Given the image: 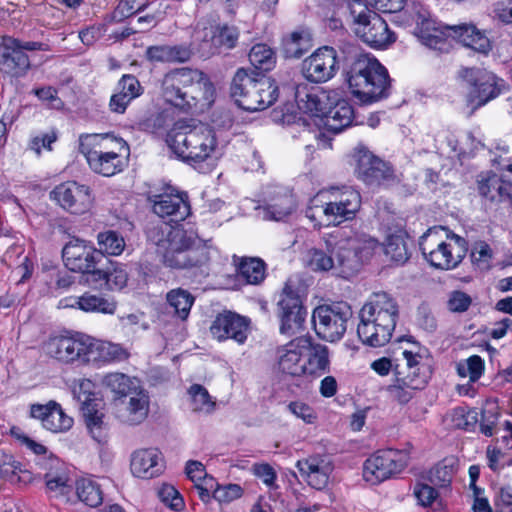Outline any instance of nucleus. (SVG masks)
I'll return each mask as SVG.
<instances>
[{
	"label": "nucleus",
	"mask_w": 512,
	"mask_h": 512,
	"mask_svg": "<svg viewBox=\"0 0 512 512\" xmlns=\"http://www.w3.org/2000/svg\"><path fill=\"white\" fill-rule=\"evenodd\" d=\"M309 346L308 339H295L278 349V369L290 377L306 375V360L304 354Z\"/></svg>",
	"instance_id": "nucleus-28"
},
{
	"label": "nucleus",
	"mask_w": 512,
	"mask_h": 512,
	"mask_svg": "<svg viewBox=\"0 0 512 512\" xmlns=\"http://www.w3.org/2000/svg\"><path fill=\"white\" fill-rule=\"evenodd\" d=\"M323 196L325 202L316 209H311L308 217L315 219L316 213H322L327 225H339L353 220L361 208V195L351 186L332 187Z\"/></svg>",
	"instance_id": "nucleus-12"
},
{
	"label": "nucleus",
	"mask_w": 512,
	"mask_h": 512,
	"mask_svg": "<svg viewBox=\"0 0 512 512\" xmlns=\"http://www.w3.org/2000/svg\"><path fill=\"white\" fill-rule=\"evenodd\" d=\"M325 244L329 255L319 249L307 253V265L313 271H329L336 265L348 271L356 270L378 247L375 238L353 229H337L327 234Z\"/></svg>",
	"instance_id": "nucleus-1"
},
{
	"label": "nucleus",
	"mask_w": 512,
	"mask_h": 512,
	"mask_svg": "<svg viewBox=\"0 0 512 512\" xmlns=\"http://www.w3.org/2000/svg\"><path fill=\"white\" fill-rule=\"evenodd\" d=\"M41 348L45 356L62 364L89 363L92 338L83 333L65 331L50 335Z\"/></svg>",
	"instance_id": "nucleus-11"
},
{
	"label": "nucleus",
	"mask_w": 512,
	"mask_h": 512,
	"mask_svg": "<svg viewBox=\"0 0 512 512\" xmlns=\"http://www.w3.org/2000/svg\"><path fill=\"white\" fill-rule=\"evenodd\" d=\"M336 51L332 47L324 46L303 60L302 74L310 82L323 83L336 74Z\"/></svg>",
	"instance_id": "nucleus-19"
},
{
	"label": "nucleus",
	"mask_w": 512,
	"mask_h": 512,
	"mask_svg": "<svg viewBox=\"0 0 512 512\" xmlns=\"http://www.w3.org/2000/svg\"><path fill=\"white\" fill-rule=\"evenodd\" d=\"M414 20L416 23L415 35L423 45L439 51L446 50L447 40L451 38L449 28L452 26L438 24L431 19L427 11H418Z\"/></svg>",
	"instance_id": "nucleus-27"
},
{
	"label": "nucleus",
	"mask_w": 512,
	"mask_h": 512,
	"mask_svg": "<svg viewBox=\"0 0 512 512\" xmlns=\"http://www.w3.org/2000/svg\"><path fill=\"white\" fill-rule=\"evenodd\" d=\"M422 356L410 350L401 351L395 358V371L399 381L414 388H423L427 383V376L422 372Z\"/></svg>",
	"instance_id": "nucleus-29"
},
{
	"label": "nucleus",
	"mask_w": 512,
	"mask_h": 512,
	"mask_svg": "<svg viewBox=\"0 0 512 512\" xmlns=\"http://www.w3.org/2000/svg\"><path fill=\"white\" fill-rule=\"evenodd\" d=\"M351 93L363 104L387 97L390 81L386 68L369 54L356 55L346 72Z\"/></svg>",
	"instance_id": "nucleus-5"
},
{
	"label": "nucleus",
	"mask_w": 512,
	"mask_h": 512,
	"mask_svg": "<svg viewBox=\"0 0 512 512\" xmlns=\"http://www.w3.org/2000/svg\"><path fill=\"white\" fill-rule=\"evenodd\" d=\"M457 466L458 463L454 457L444 458L430 470V482L442 488L448 487L457 471Z\"/></svg>",
	"instance_id": "nucleus-44"
},
{
	"label": "nucleus",
	"mask_w": 512,
	"mask_h": 512,
	"mask_svg": "<svg viewBox=\"0 0 512 512\" xmlns=\"http://www.w3.org/2000/svg\"><path fill=\"white\" fill-rule=\"evenodd\" d=\"M304 358L306 360V375H321L329 369V350L323 344H312L309 341Z\"/></svg>",
	"instance_id": "nucleus-39"
},
{
	"label": "nucleus",
	"mask_w": 512,
	"mask_h": 512,
	"mask_svg": "<svg viewBox=\"0 0 512 512\" xmlns=\"http://www.w3.org/2000/svg\"><path fill=\"white\" fill-rule=\"evenodd\" d=\"M103 418L102 412H94L92 416L85 418L86 426L97 442H102L106 437V425Z\"/></svg>",
	"instance_id": "nucleus-55"
},
{
	"label": "nucleus",
	"mask_w": 512,
	"mask_h": 512,
	"mask_svg": "<svg viewBox=\"0 0 512 512\" xmlns=\"http://www.w3.org/2000/svg\"><path fill=\"white\" fill-rule=\"evenodd\" d=\"M283 45L289 57L299 58L311 47V35L305 29L295 30L284 38Z\"/></svg>",
	"instance_id": "nucleus-45"
},
{
	"label": "nucleus",
	"mask_w": 512,
	"mask_h": 512,
	"mask_svg": "<svg viewBox=\"0 0 512 512\" xmlns=\"http://www.w3.org/2000/svg\"><path fill=\"white\" fill-rule=\"evenodd\" d=\"M155 214L161 218L172 217L171 221H183L190 213V206L181 194L164 193L149 197Z\"/></svg>",
	"instance_id": "nucleus-31"
},
{
	"label": "nucleus",
	"mask_w": 512,
	"mask_h": 512,
	"mask_svg": "<svg viewBox=\"0 0 512 512\" xmlns=\"http://www.w3.org/2000/svg\"><path fill=\"white\" fill-rule=\"evenodd\" d=\"M97 252L101 254V260L104 256H119L123 253L126 242L121 234L114 230L99 232L96 237Z\"/></svg>",
	"instance_id": "nucleus-40"
},
{
	"label": "nucleus",
	"mask_w": 512,
	"mask_h": 512,
	"mask_svg": "<svg viewBox=\"0 0 512 512\" xmlns=\"http://www.w3.org/2000/svg\"><path fill=\"white\" fill-rule=\"evenodd\" d=\"M396 376V383L389 387V392L400 403H407L412 398L413 391L417 390L418 388L404 385L401 381H399V376Z\"/></svg>",
	"instance_id": "nucleus-62"
},
{
	"label": "nucleus",
	"mask_w": 512,
	"mask_h": 512,
	"mask_svg": "<svg viewBox=\"0 0 512 512\" xmlns=\"http://www.w3.org/2000/svg\"><path fill=\"white\" fill-rule=\"evenodd\" d=\"M333 104V106L329 105L323 117L325 118V125L328 130L339 133L351 125L354 111L353 107L346 100H335Z\"/></svg>",
	"instance_id": "nucleus-37"
},
{
	"label": "nucleus",
	"mask_w": 512,
	"mask_h": 512,
	"mask_svg": "<svg viewBox=\"0 0 512 512\" xmlns=\"http://www.w3.org/2000/svg\"><path fill=\"white\" fill-rule=\"evenodd\" d=\"M492 258V250L485 242H476L471 250L472 262L477 264L480 268H487L489 261Z\"/></svg>",
	"instance_id": "nucleus-56"
},
{
	"label": "nucleus",
	"mask_w": 512,
	"mask_h": 512,
	"mask_svg": "<svg viewBox=\"0 0 512 512\" xmlns=\"http://www.w3.org/2000/svg\"><path fill=\"white\" fill-rule=\"evenodd\" d=\"M188 395L193 412L211 414L215 410L216 402L204 386L200 384L191 385L188 389Z\"/></svg>",
	"instance_id": "nucleus-47"
},
{
	"label": "nucleus",
	"mask_w": 512,
	"mask_h": 512,
	"mask_svg": "<svg viewBox=\"0 0 512 512\" xmlns=\"http://www.w3.org/2000/svg\"><path fill=\"white\" fill-rule=\"evenodd\" d=\"M288 409L293 415L308 424L314 423L317 418L315 411L309 405L300 401L291 402Z\"/></svg>",
	"instance_id": "nucleus-60"
},
{
	"label": "nucleus",
	"mask_w": 512,
	"mask_h": 512,
	"mask_svg": "<svg viewBox=\"0 0 512 512\" xmlns=\"http://www.w3.org/2000/svg\"><path fill=\"white\" fill-rule=\"evenodd\" d=\"M214 86L209 77L198 69L176 68L162 79L164 100L184 112L204 110L214 101Z\"/></svg>",
	"instance_id": "nucleus-3"
},
{
	"label": "nucleus",
	"mask_w": 512,
	"mask_h": 512,
	"mask_svg": "<svg viewBox=\"0 0 512 512\" xmlns=\"http://www.w3.org/2000/svg\"><path fill=\"white\" fill-rule=\"evenodd\" d=\"M352 315V309L346 302L317 306L312 313L315 333L325 341H339L344 336Z\"/></svg>",
	"instance_id": "nucleus-13"
},
{
	"label": "nucleus",
	"mask_w": 512,
	"mask_h": 512,
	"mask_svg": "<svg viewBox=\"0 0 512 512\" xmlns=\"http://www.w3.org/2000/svg\"><path fill=\"white\" fill-rule=\"evenodd\" d=\"M460 377H468L471 382H476L484 371V361L478 355H472L469 358L460 361L456 366Z\"/></svg>",
	"instance_id": "nucleus-49"
},
{
	"label": "nucleus",
	"mask_w": 512,
	"mask_h": 512,
	"mask_svg": "<svg viewBox=\"0 0 512 512\" xmlns=\"http://www.w3.org/2000/svg\"><path fill=\"white\" fill-rule=\"evenodd\" d=\"M367 7L371 6L383 13H396L403 9L406 0H361Z\"/></svg>",
	"instance_id": "nucleus-59"
},
{
	"label": "nucleus",
	"mask_w": 512,
	"mask_h": 512,
	"mask_svg": "<svg viewBox=\"0 0 512 512\" xmlns=\"http://www.w3.org/2000/svg\"><path fill=\"white\" fill-rule=\"evenodd\" d=\"M472 299L465 292L456 290L452 291L447 301V307L451 312H465L471 305Z\"/></svg>",
	"instance_id": "nucleus-57"
},
{
	"label": "nucleus",
	"mask_w": 512,
	"mask_h": 512,
	"mask_svg": "<svg viewBox=\"0 0 512 512\" xmlns=\"http://www.w3.org/2000/svg\"><path fill=\"white\" fill-rule=\"evenodd\" d=\"M295 207L293 195L282 187H269L264 193V210L268 219L282 220L289 216Z\"/></svg>",
	"instance_id": "nucleus-32"
},
{
	"label": "nucleus",
	"mask_w": 512,
	"mask_h": 512,
	"mask_svg": "<svg viewBox=\"0 0 512 512\" xmlns=\"http://www.w3.org/2000/svg\"><path fill=\"white\" fill-rule=\"evenodd\" d=\"M348 10L353 32L370 47L382 49L395 41L387 22L361 0L349 1Z\"/></svg>",
	"instance_id": "nucleus-10"
},
{
	"label": "nucleus",
	"mask_w": 512,
	"mask_h": 512,
	"mask_svg": "<svg viewBox=\"0 0 512 512\" xmlns=\"http://www.w3.org/2000/svg\"><path fill=\"white\" fill-rule=\"evenodd\" d=\"M424 259L441 270L456 268L467 252V242L442 226L429 228L419 239Z\"/></svg>",
	"instance_id": "nucleus-8"
},
{
	"label": "nucleus",
	"mask_w": 512,
	"mask_h": 512,
	"mask_svg": "<svg viewBox=\"0 0 512 512\" xmlns=\"http://www.w3.org/2000/svg\"><path fill=\"white\" fill-rule=\"evenodd\" d=\"M119 91L124 93L132 101L142 93V87L138 79L133 75H124L119 81Z\"/></svg>",
	"instance_id": "nucleus-58"
},
{
	"label": "nucleus",
	"mask_w": 512,
	"mask_h": 512,
	"mask_svg": "<svg viewBox=\"0 0 512 512\" xmlns=\"http://www.w3.org/2000/svg\"><path fill=\"white\" fill-rule=\"evenodd\" d=\"M102 386L113 396L114 405L122 398L131 396L142 385L136 377H131L123 373H109L102 379Z\"/></svg>",
	"instance_id": "nucleus-36"
},
{
	"label": "nucleus",
	"mask_w": 512,
	"mask_h": 512,
	"mask_svg": "<svg viewBox=\"0 0 512 512\" xmlns=\"http://www.w3.org/2000/svg\"><path fill=\"white\" fill-rule=\"evenodd\" d=\"M355 173L368 186L391 187L401 181L393 168L364 147L355 151Z\"/></svg>",
	"instance_id": "nucleus-14"
},
{
	"label": "nucleus",
	"mask_w": 512,
	"mask_h": 512,
	"mask_svg": "<svg viewBox=\"0 0 512 512\" xmlns=\"http://www.w3.org/2000/svg\"><path fill=\"white\" fill-rule=\"evenodd\" d=\"M166 304L174 317L181 321L187 320L195 297L186 289L174 288L166 293Z\"/></svg>",
	"instance_id": "nucleus-38"
},
{
	"label": "nucleus",
	"mask_w": 512,
	"mask_h": 512,
	"mask_svg": "<svg viewBox=\"0 0 512 512\" xmlns=\"http://www.w3.org/2000/svg\"><path fill=\"white\" fill-rule=\"evenodd\" d=\"M249 320L231 311L218 314L210 326L212 336L218 341L232 339L243 344L248 336Z\"/></svg>",
	"instance_id": "nucleus-26"
},
{
	"label": "nucleus",
	"mask_w": 512,
	"mask_h": 512,
	"mask_svg": "<svg viewBox=\"0 0 512 512\" xmlns=\"http://www.w3.org/2000/svg\"><path fill=\"white\" fill-rule=\"evenodd\" d=\"M128 352L119 344L97 342L92 339L91 360L102 362H119L128 358Z\"/></svg>",
	"instance_id": "nucleus-43"
},
{
	"label": "nucleus",
	"mask_w": 512,
	"mask_h": 512,
	"mask_svg": "<svg viewBox=\"0 0 512 512\" xmlns=\"http://www.w3.org/2000/svg\"><path fill=\"white\" fill-rule=\"evenodd\" d=\"M131 471L139 478H153L163 471L161 453L157 449H141L133 453Z\"/></svg>",
	"instance_id": "nucleus-34"
},
{
	"label": "nucleus",
	"mask_w": 512,
	"mask_h": 512,
	"mask_svg": "<svg viewBox=\"0 0 512 512\" xmlns=\"http://www.w3.org/2000/svg\"><path fill=\"white\" fill-rule=\"evenodd\" d=\"M237 271L246 283L257 285L265 279L266 265L260 258H241L237 264Z\"/></svg>",
	"instance_id": "nucleus-42"
},
{
	"label": "nucleus",
	"mask_w": 512,
	"mask_h": 512,
	"mask_svg": "<svg viewBox=\"0 0 512 512\" xmlns=\"http://www.w3.org/2000/svg\"><path fill=\"white\" fill-rule=\"evenodd\" d=\"M30 412L33 418L41 420L45 429L54 433L69 430L73 425V419L54 401L46 405L34 404Z\"/></svg>",
	"instance_id": "nucleus-33"
},
{
	"label": "nucleus",
	"mask_w": 512,
	"mask_h": 512,
	"mask_svg": "<svg viewBox=\"0 0 512 512\" xmlns=\"http://www.w3.org/2000/svg\"><path fill=\"white\" fill-rule=\"evenodd\" d=\"M160 500L169 508L180 511L184 507V501L180 493L169 484H164L158 491Z\"/></svg>",
	"instance_id": "nucleus-52"
},
{
	"label": "nucleus",
	"mask_w": 512,
	"mask_h": 512,
	"mask_svg": "<svg viewBox=\"0 0 512 512\" xmlns=\"http://www.w3.org/2000/svg\"><path fill=\"white\" fill-rule=\"evenodd\" d=\"M230 91L238 106L247 111L264 110L278 98V86L272 78L245 69L236 71Z\"/></svg>",
	"instance_id": "nucleus-9"
},
{
	"label": "nucleus",
	"mask_w": 512,
	"mask_h": 512,
	"mask_svg": "<svg viewBox=\"0 0 512 512\" xmlns=\"http://www.w3.org/2000/svg\"><path fill=\"white\" fill-rule=\"evenodd\" d=\"M337 93L318 86L300 84L296 87L295 100L298 109L311 116L323 117L329 105H333Z\"/></svg>",
	"instance_id": "nucleus-20"
},
{
	"label": "nucleus",
	"mask_w": 512,
	"mask_h": 512,
	"mask_svg": "<svg viewBox=\"0 0 512 512\" xmlns=\"http://www.w3.org/2000/svg\"><path fill=\"white\" fill-rule=\"evenodd\" d=\"M110 264L111 267H108L107 289L121 291L127 285L128 273L123 266L113 262H110Z\"/></svg>",
	"instance_id": "nucleus-51"
},
{
	"label": "nucleus",
	"mask_w": 512,
	"mask_h": 512,
	"mask_svg": "<svg viewBox=\"0 0 512 512\" xmlns=\"http://www.w3.org/2000/svg\"><path fill=\"white\" fill-rule=\"evenodd\" d=\"M20 470L19 462L15 461L11 455L0 453V477L10 478Z\"/></svg>",
	"instance_id": "nucleus-64"
},
{
	"label": "nucleus",
	"mask_w": 512,
	"mask_h": 512,
	"mask_svg": "<svg viewBox=\"0 0 512 512\" xmlns=\"http://www.w3.org/2000/svg\"><path fill=\"white\" fill-rule=\"evenodd\" d=\"M413 493L422 506L432 505L438 496L437 491L432 486L422 483L415 485Z\"/></svg>",
	"instance_id": "nucleus-61"
},
{
	"label": "nucleus",
	"mask_w": 512,
	"mask_h": 512,
	"mask_svg": "<svg viewBox=\"0 0 512 512\" xmlns=\"http://www.w3.org/2000/svg\"><path fill=\"white\" fill-rule=\"evenodd\" d=\"M114 409L115 416L121 423L129 426L139 425L146 420L149 414V394L141 386L131 396L116 402Z\"/></svg>",
	"instance_id": "nucleus-23"
},
{
	"label": "nucleus",
	"mask_w": 512,
	"mask_h": 512,
	"mask_svg": "<svg viewBox=\"0 0 512 512\" xmlns=\"http://www.w3.org/2000/svg\"><path fill=\"white\" fill-rule=\"evenodd\" d=\"M451 38L460 41L464 46L487 55L491 48V42L485 33L481 32L472 24L462 23L449 28Z\"/></svg>",
	"instance_id": "nucleus-35"
},
{
	"label": "nucleus",
	"mask_w": 512,
	"mask_h": 512,
	"mask_svg": "<svg viewBox=\"0 0 512 512\" xmlns=\"http://www.w3.org/2000/svg\"><path fill=\"white\" fill-rule=\"evenodd\" d=\"M65 266L73 271L85 274L102 262L100 252L86 241L75 239L67 243L62 250Z\"/></svg>",
	"instance_id": "nucleus-21"
},
{
	"label": "nucleus",
	"mask_w": 512,
	"mask_h": 512,
	"mask_svg": "<svg viewBox=\"0 0 512 512\" xmlns=\"http://www.w3.org/2000/svg\"><path fill=\"white\" fill-rule=\"evenodd\" d=\"M462 78L470 86L467 100L473 108H478L500 94L497 78L494 74L475 68L462 70Z\"/></svg>",
	"instance_id": "nucleus-18"
},
{
	"label": "nucleus",
	"mask_w": 512,
	"mask_h": 512,
	"mask_svg": "<svg viewBox=\"0 0 512 512\" xmlns=\"http://www.w3.org/2000/svg\"><path fill=\"white\" fill-rule=\"evenodd\" d=\"M357 334L363 344L382 347L395 330L399 317V305L386 292L373 293L359 312Z\"/></svg>",
	"instance_id": "nucleus-4"
},
{
	"label": "nucleus",
	"mask_w": 512,
	"mask_h": 512,
	"mask_svg": "<svg viewBox=\"0 0 512 512\" xmlns=\"http://www.w3.org/2000/svg\"><path fill=\"white\" fill-rule=\"evenodd\" d=\"M186 474L195 484L212 478L207 475L204 465L199 461H188L186 464Z\"/></svg>",
	"instance_id": "nucleus-63"
},
{
	"label": "nucleus",
	"mask_w": 512,
	"mask_h": 512,
	"mask_svg": "<svg viewBox=\"0 0 512 512\" xmlns=\"http://www.w3.org/2000/svg\"><path fill=\"white\" fill-rule=\"evenodd\" d=\"M407 238V234L401 230L387 237L384 251L391 261L397 264H404L409 259L410 253L408 251Z\"/></svg>",
	"instance_id": "nucleus-41"
},
{
	"label": "nucleus",
	"mask_w": 512,
	"mask_h": 512,
	"mask_svg": "<svg viewBox=\"0 0 512 512\" xmlns=\"http://www.w3.org/2000/svg\"><path fill=\"white\" fill-rule=\"evenodd\" d=\"M166 142L172 152L183 161L197 165L218 154L215 131L207 125L176 124L167 134Z\"/></svg>",
	"instance_id": "nucleus-6"
},
{
	"label": "nucleus",
	"mask_w": 512,
	"mask_h": 512,
	"mask_svg": "<svg viewBox=\"0 0 512 512\" xmlns=\"http://www.w3.org/2000/svg\"><path fill=\"white\" fill-rule=\"evenodd\" d=\"M249 61L256 69L269 71L275 65V55L269 46L259 43L251 48Z\"/></svg>",
	"instance_id": "nucleus-48"
},
{
	"label": "nucleus",
	"mask_w": 512,
	"mask_h": 512,
	"mask_svg": "<svg viewBox=\"0 0 512 512\" xmlns=\"http://www.w3.org/2000/svg\"><path fill=\"white\" fill-rule=\"evenodd\" d=\"M118 303L113 297L85 292L80 296L67 297L59 302V307L75 308L85 313L113 315Z\"/></svg>",
	"instance_id": "nucleus-30"
},
{
	"label": "nucleus",
	"mask_w": 512,
	"mask_h": 512,
	"mask_svg": "<svg viewBox=\"0 0 512 512\" xmlns=\"http://www.w3.org/2000/svg\"><path fill=\"white\" fill-rule=\"evenodd\" d=\"M243 494V489L238 484H225L219 485L216 483V487L214 489V499L220 503H230L238 498H240Z\"/></svg>",
	"instance_id": "nucleus-53"
},
{
	"label": "nucleus",
	"mask_w": 512,
	"mask_h": 512,
	"mask_svg": "<svg viewBox=\"0 0 512 512\" xmlns=\"http://www.w3.org/2000/svg\"><path fill=\"white\" fill-rule=\"evenodd\" d=\"M148 6V0H121L115 9V17L127 18Z\"/></svg>",
	"instance_id": "nucleus-54"
},
{
	"label": "nucleus",
	"mask_w": 512,
	"mask_h": 512,
	"mask_svg": "<svg viewBox=\"0 0 512 512\" xmlns=\"http://www.w3.org/2000/svg\"><path fill=\"white\" fill-rule=\"evenodd\" d=\"M18 45L19 39L12 36L0 38V72L13 78L25 76L31 68L28 55Z\"/></svg>",
	"instance_id": "nucleus-22"
},
{
	"label": "nucleus",
	"mask_w": 512,
	"mask_h": 512,
	"mask_svg": "<svg viewBox=\"0 0 512 512\" xmlns=\"http://www.w3.org/2000/svg\"><path fill=\"white\" fill-rule=\"evenodd\" d=\"M278 306L281 311V333H296L304 322L306 311L297 292L287 283L281 292Z\"/></svg>",
	"instance_id": "nucleus-25"
},
{
	"label": "nucleus",
	"mask_w": 512,
	"mask_h": 512,
	"mask_svg": "<svg viewBox=\"0 0 512 512\" xmlns=\"http://www.w3.org/2000/svg\"><path fill=\"white\" fill-rule=\"evenodd\" d=\"M408 462L409 455L405 450H378L365 461L363 477L367 482L377 484L402 472Z\"/></svg>",
	"instance_id": "nucleus-15"
},
{
	"label": "nucleus",
	"mask_w": 512,
	"mask_h": 512,
	"mask_svg": "<svg viewBox=\"0 0 512 512\" xmlns=\"http://www.w3.org/2000/svg\"><path fill=\"white\" fill-rule=\"evenodd\" d=\"M296 467L303 480L309 486L321 490L329 483L330 476L334 470V463L328 455L314 454L298 460Z\"/></svg>",
	"instance_id": "nucleus-24"
},
{
	"label": "nucleus",
	"mask_w": 512,
	"mask_h": 512,
	"mask_svg": "<svg viewBox=\"0 0 512 512\" xmlns=\"http://www.w3.org/2000/svg\"><path fill=\"white\" fill-rule=\"evenodd\" d=\"M126 143L108 134H87L79 138V150L96 174L111 177L122 172L126 161L122 152Z\"/></svg>",
	"instance_id": "nucleus-7"
},
{
	"label": "nucleus",
	"mask_w": 512,
	"mask_h": 512,
	"mask_svg": "<svg viewBox=\"0 0 512 512\" xmlns=\"http://www.w3.org/2000/svg\"><path fill=\"white\" fill-rule=\"evenodd\" d=\"M238 38L239 32L236 27L224 25L214 29L211 40L214 47L232 49L236 46Z\"/></svg>",
	"instance_id": "nucleus-50"
},
{
	"label": "nucleus",
	"mask_w": 512,
	"mask_h": 512,
	"mask_svg": "<svg viewBox=\"0 0 512 512\" xmlns=\"http://www.w3.org/2000/svg\"><path fill=\"white\" fill-rule=\"evenodd\" d=\"M147 237L162 255L163 264L171 269L201 267L210 260V246L181 227L161 222L149 228Z\"/></svg>",
	"instance_id": "nucleus-2"
},
{
	"label": "nucleus",
	"mask_w": 512,
	"mask_h": 512,
	"mask_svg": "<svg viewBox=\"0 0 512 512\" xmlns=\"http://www.w3.org/2000/svg\"><path fill=\"white\" fill-rule=\"evenodd\" d=\"M76 494L79 500L90 507H97L103 501L100 485L89 478H81L76 482Z\"/></svg>",
	"instance_id": "nucleus-46"
},
{
	"label": "nucleus",
	"mask_w": 512,
	"mask_h": 512,
	"mask_svg": "<svg viewBox=\"0 0 512 512\" xmlns=\"http://www.w3.org/2000/svg\"><path fill=\"white\" fill-rule=\"evenodd\" d=\"M50 198L62 209L75 215H83L90 211L94 202L90 187L75 181L57 185L51 191Z\"/></svg>",
	"instance_id": "nucleus-17"
},
{
	"label": "nucleus",
	"mask_w": 512,
	"mask_h": 512,
	"mask_svg": "<svg viewBox=\"0 0 512 512\" xmlns=\"http://www.w3.org/2000/svg\"><path fill=\"white\" fill-rule=\"evenodd\" d=\"M496 171L482 172L477 177L479 195L488 202L500 203L508 201L510 183L512 181V160L498 163Z\"/></svg>",
	"instance_id": "nucleus-16"
}]
</instances>
